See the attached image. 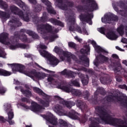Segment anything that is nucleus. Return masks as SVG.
<instances>
[{
  "mask_svg": "<svg viewBox=\"0 0 127 127\" xmlns=\"http://www.w3.org/2000/svg\"><path fill=\"white\" fill-rule=\"evenodd\" d=\"M62 75H64L65 76H69L71 77V78H74L75 77V73L74 72L69 70L67 71V69H64L63 71L61 72Z\"/></svg>",
  "mask_w": 127,
  "mask_h": 127,
  "instance_id": "nucleus-27",
  "label": "nucleus"
},
{
  "mask_svg": "<svg viewBox=\"0 0 127 127\" xmlns=\"http://www.w3.org/2000/svg\"><path fill=\"white\" fill-rule=\"evenodd\" d=\"M97 92L101 93V94H104L105 93V89L103 87H98L96 92H95L94 95L95 97L97 95Z\"/></svg>",
  "mask_w": 127,
  "mask_h": 127,
  "instance_id": "nucleus-42",
  "label": "nucleus"
},
{
  "mask_svg": "<svg viewBox=\"0 0 127 127\" xmlns=\"http://www.w3.org/2000/svg\"><path fill=\"white\" fill-rule=\"evenodd\" d=\"M119 88H120V89H125L127 91V86L125 84L122 85H119Z\"/></svg>",
  "mask_w": 127,
  "mask_h": 127,
  "instance_id": "nucleus-55",
  "label": "nucleus"
},
{
  "mask_svg": "<svg viewBox=\"0 0 127 127\" xmlns=\"http://www.w3.org/2000/svg\"><path fill=\"white\" fill-rule=\"evenodd\" d=\"M114 72L115 73V76L116 77V80L118 82H122L123 81V78L121 77L118 76V75L121 76V75H123L125 77H127V72L125 70L124 68L122 67L121 65V63L118 62L116 64V66L114 68Z\"/></svg>",
  "mask_w": 127,
  "mask_h": 127,
  "instance_id": "nucleus-6",
  "label": "nucleus"
},
{
  "mask_svg": "<svg viewBox=\"0 0 127 127\" xmlns=\"http://www.w3.org/2000/svg\"><path fill=\"white\" fill-rule=\"evenodd\" d=\"M47 17V14L46 12H44L43 14V16L41 17L42 21H45V19Z\"/></svg>",
  "mask_w": 127,
  "mask_h": 127,
  "instance_id": "nucleus-51",
  "label": "nucleus"
},
{
  "mask_svg": "<svg viewBox=\"0 0 127 127\" xmlns=\"http://www.w3.org/2000/svg\"><path fill=\"white\" fill-rule=\"evenodd\" d=\"M7 65L11 67L13 73H15V72H20V73H23V74H25V75L30 77V73L24 71L25 67L22 64H8Z\"/></svg>",
  "mask_w": 127,
  "mask_h": 127,
  "instance_id": "nucleus-7",
  "label": "nucleus"
},
{
  "mask_svg": "<svg viewBox=\"0 0 127 127\" xmlns=\"http://www.w3.org/2000/svg\"><path fill=\"white\" fill-rule=\"evenodd\" d=\"M62 109H63L62 106H61V105H56V106L54 107V111L56 113H58L60 111H62Z\"/></svg>",
  "mask_w": 127,
  "mask_h": 127,
  "instance_id": "nucleus-41",
  "label": "nucleus"
},
{
  "mask_svg": "<svg viewBox=\"0 0 127 127\" xmlns=\"http://www.w3.org/2000/svg\"><path fill=\"white\" fill-rule=\"evenodd\" d=\"M106 37L110 40H116L118 38V36L116 35L115 33L112 31L108 32L106 35Z\"/></svg>",
  "mask_w": 127,
  "mask_h": 127,
  "instance_id": "nucleus-26",
  "label": "nucleus"
},
{
  "mask_svg": "<svg viewBox=\"0 0 127 127\" xmlns=\"http://www.w3.org/2000/svg\"><path fill=\"white\" fill-rule=\"evenodd\" d=\"M20 39L22 40V41H26V40H27V38L26 37V36H25V35L21 36L20 37Z\"/></svg>",
  "mask_w": 127,
  "mask_h": 127,
  "instance_id": "nucleus-54",
  "label": "nucleus"
},
{
  "mask_svg": "<svg viewBox=\"0 0 127 127\" xmlns=\"http://www.w3.org/2000/svg\"><path fill=\"white\" fill-rule=\"evenodd\" d=\"M117 32L121 36L124 35V26H120V27L117 28Z\"/></svg>",
  "mask_w": 127,
  "mask_h": 127,
  "instance_id": "nucleus-39",
  "label": "nucleus"
},
{
  "mask_svg": "<svg viewBox=\"0 0 127 127\" xmlns=\"http://www.w3.org/2000/svg\"><path fill=\"white\" fill-rule=\"evenodd\" d=\"M11 72L6 71L4 69L0 68V76H10Z\"/></svg>",
  "mask_w": 127,
  "mask_h": 127,
  "instance_id": "nucleus-29",
  "label": "nucleus"
},
{
  "mask_svg": "<svg viewBox=\"0 0 127 127\" xmlns=\"http://www.w3.org/2000/svg\"><path fill=\"white\" fill-rule=\"evenodd\" d=\"M76 8L78 11H82V10H83V7L80 5L77 6Z\"/></svg>",
  "mask_w": 127,
  "mask_h": 127,
  "instance_id": "nucleus-59",
  "label": "nucleus"
},
{
  "mask_svg": "<svg viewBox=\"0 0 127 127\" xmlns=\"http://www.w3.org/2000/svg\"><path fill=\"white\" fill-rule=\"evenodd\" d=\"M8 117L9 120H11L13 118V112L10 111L8 113Z\"/></svg>",
  "mask_w": 127,
  "mask_h": 127,
  "instance_id": "nucleus-47",
  "label": "nucleus"
},
{
  "mask_svg": "<svg viewBox=\"0 0 127 127\" xmlns=\"http://www.w3.org/2000/svg\"><path fill=\"white\" fill-rule=\"evenodd\" d=\"M37 31L41 34H48L52 31V26L48 24L38 26Z\"/></svg>",
  "mask_w": 127,
  "mask_h": 127,
  "instance_id": "nucleus-8",
  "label": "nucleus"
},
{
  "mask_svg": "<svg viewBox=\"0 0 127 127\" xmlns=\"http://www.w3.org/2000/svg\"><path fill=\"white\" fill-rule=\"evenodd\" d=\"M0 7L5 9L7 7V4L5 2L2 1V0H0Z\"/></svg>",
  "mask_w": 127,
  "mask_h": 127,
  "instance_id": "nucleus-44",
  "label": "nucleus"
},
{
  "mask_svg": "<svg viewBox=\"0 0 127 127\" xmlns=\"http://www.w3.org/2000/svg\"><path fill=\"white\" fill-rule=\"evenodd\" d=\"M41 103L44 107H49V102H48L47 101H42Z\"/></svg>",
  "mask_w": 127,
  "mask_h": 127,
  "instance_id": "nucleus-52",
  "label": "nucleus"
},
{
  "mask_svg": "<svg viewBox=\"0 0 127 127\" xmlns=\"http://www.w3.org/2000/svg\"><path fill=\"white\" fill-rule=\"evenodd\" d=\"M54 51L60 55V57L62 61L65 59V57H66V58H69V59H72V60L77 62V58L75 55H72L70 52H64L57 46L55 47Z\"/></svg>",
  "mask_w": 127,
  "mask_h": 127,
  "instance_id": "nucleus-2",
  "label": "nucleus"
},
{
  "mask_svg": "<svg viewBox=\"0 0 127 127\" xmlns=\"http://www.w3.org/2000/svg\"><path fill=\"white\" fill-rule=\"evenodd\" d=\"M33 90L39 95H41L42 96H45V93H44L43 91H42V90L39 88L33 87Z\"/></svg>",
  "mask_w": 127,
  "mask_h": 127,
  "instance_id": "nucleus-37",
  "label": "nucleus"
},
{
  "mask_svg": "<svg viewBox=\"0 0 127 127\" xmlns=\"http://www.w3.org/2000/svg\"><path fill=\"white\" fill-rule=\"evenodd\" d=\"M47 81L49 84H53V85H56L59 86L61 89H62V87H64V82L57 81L51 75H49L47 78Z\"/></svg>",
  "mask_w": 127,
  "mask_h": 127,
  "instance_id": "nucleus-15",
  "label": "nucleus"
},
{
  "mask_svg": "<svg viewBox=\"0 0 127 127\" xmlns=\"http://www.w3.org/2000/svg\"><path fill=\"white\" fill-rule=\"evenodd\" d=\"M8 35L5 33L0 34V42L5 45H9L10 43L7 42L8 41Z\"/></svg>",
  "mask_w": 127,
  "mask_h": 127,
  "instance_id": "nucleus-17",
  "label": "nucleus"
},
{
  "mask_svg": "<svg viewBox=\"0 0 127 127\" xmlns=\"http://www.w3.org/2000/svg\"><path fill=\"white\" fill-rule=\"evenodd\" d=\"M70 86H75L76 87H80V80L76 79L74 81H71L69 83Z\"/></svg>",
  "mask_w": 127,
  "mask_h": 127,
  "instance_id": "nucleus-30",
  "label": "nucleus"
},
{
  "mask_svg": "<svg viewBox=\"0 0 127 127\" xmlns=\"http://www.w3.org/2000/svg\"><path fill=\"white\" fill-rule=\"evenodd\" d=\"M39 52L41 56L45 57V58H47L49 64L52 65L53 67L58 65L59 60L56 58L55 57L53 56V55L48 53V52L43 50L39 51Z\"/></svg>",
  "mask_w": 127,
  "mask_h": 127,
  "instance_id": "nucleus-3",
  "label": "nucleus"
},
{
  "mask_svg": "<svg viewBox=\"0 0 127 127\" xmlns=\"http://www.w3.org/2000/svg\"><path fill=\"white\" fill-rule=\"evenodd\" d=\"M68 46L71 47V48H75V47H76V44L72 42H68Z\"/></svg>",
  "mask_w": 127,
  "mask_h": 127,
  "instance_id": "nucleus-48",
  "label": "nucleus"
},
{
  "mask_svg": "<svg viewBox=\"0 0 127 127\" xmlns=\"http://www.w3.org/2000/svg\"><path fill=\"white\" fill-rule=\"evenodd\" d=\"M112 20L117 21L118 20V16H114L113 15L107 14L102 18V21L104 23H111Z\"/></svg>",
  "mask_w": 127,
  "mask_h": 127,
  "instance_id": "nucleus-13",
  "label": "nucleus"
},
{
  "mask_svg": "<svg viewBox=\"0 0 127 127\" xmlns=\"http://www.w3.org/2000/svg\"><path fill=\"white\" fill-rule=\"evenodd\" d=\"M112 57L115 59H119V56H118V55H117L116 54L112 55Z\"/></svg>",
  "mask_w": 127,
  "mask_h": 127,
  "instance_id": "nucleus-64",
  "label": "nucleus"
},
{
  "mask_svg": "<svg viewBox=\"0 0 127 127\" xmlns=\"http://www.w3.org/2000/svg\"><path fill=\"white\" fill-rule=\"evenodd\" d=\"M94 48L95 51H96L97 53H100L101 52H103V53H108V52L105 51V50L99 46H96Z\"/></svg>",
  "mask_w": 127,
  "mask_h": 127,
  "instance_id": "nucleus-35",
  "label": "nucleus"
},
{
  "mask_svg": "<svg viewBox=\"0 0 127 127\" xmlns=\"http://www.w3.org/2000/svg\"><path fill=\"white\" fill-rule=\"evenodd\" d=\"M51 22L55 25H60V26H62V27L64 26V24H63V23L61 22L60 21L57 20L56 19H51Z\"/></svg>",
  "mask_w": 127,
  "mask_h": 127,
  "instance_id": "nucleus-28",
  "label": "nucleus"
},
{
  "mask_svg": "<svg viewBox=\"0 0 127 127\" xmlns=\"http://www.w3.org/2000/svg\"><path fill=\"white\" fill-rule=\"evenodd\" d=\"M97 60H96L94 62V65H96V66H98V61H101V62H107V61L108 60V58L102 55H100L99 57H96Z\"/></svg>",
  "mask_w": 127,
  "mask_h": 127,
  "instance_id": "nucleus-24",
  "label": "nucleus"
},
{
  "mask_svg": "<svg viewBox=\"0 0 127 127\" xmlns=\"http://www.w3.org/2000/svg\"><path fill=\"white\" fill-rule=\"evenodd\" d=\"M26 32L27 34L31 36H32V35H33V34L34 33H33V32L30 30H27Z\"/></svg>",
  "mask_w": 127,
  "mask_h": 127,
  "instance_id": "nucleus-57",
  "label": "nucleus"
},
{
  "mask_svg": "<svg viewBox=\"0 0 127 127\" xmlns=\"http://www.w3.org/2000/svg\"><path fill=\"white\" fill-rule=\"evenodd\" d=\"M43 109H44L43 107L38 105V104L35 102H32L30 107L31 111L33 112H41V110H43Z\"/></svg>",
  "mask_w": 127,
  "mask_h": 127,
  "instance_id": "nucleus-20",
  "label": "nucleus"
},
{
  "mask_svg": "<svg viewBox=\"0 0 127 127\" xmlns=\"http://www.w3.org/2000/svg\"><path fill=\"white\" fill-rule=\"evenodd\" d=\"M84 1L88 2L87 9L89 11H94L98 8V5L94 0H84Z\"/></svg>",
  "mask_w": 127,
  "mask_h": 127,
  "instance_id": "nucleus-16",
  "label": "nucleus"
},
{
  "mask_svg": "<svg viewBox=\"0 0 127 127\" xmlns=\"http://www.w3.org/2000/svg\"><path fill=\"white\" fill-rule=\"evenodd\" d=\"M47 123H50V124L54 126L57 125L59 127H69V125H68L67 123L62 119L59 120L58 123H57V118H55L51 113L49 114Z\"/></svg>",
  "mask_w": 127,
  "mask_h": 127,
  "instance_id": "nucleus-4",
  "label": "nucleus"
},
{
  "mask_svg": "<svg viewBox=\"0 0 127 127\" xmlns=\"http://www.w3.org/2000/svg\"><path fill=\"white\" fill-rule=\"evenodd\" d=\"M121 42H122L123 43L127 44V39L125 38H123L121 40Z\"/></svg>",
  "mask_w": 127,
  "mask_h": 127,
  "instance_id": "nucleus-63",
  "label": "nucleus"
},
{
  "mask_svg": "<svg viewBox=\"0 0 127 127\" xmlns=\"http://www.w3.org/2000/svg\"><path fill=\"white\" fill-rule=\"evenodd\" d=\"M100 82L102 84H109L111 82L110 77L106 74H103L100 77Z\"/></svg>",
  "mask_w": 127,
  "mask_h": 127,
  "instance_id": "nucleus-23",
  "label": "nucleus"
},
{
  "mask_svg": "<svg viewBox=\"0 0 127 127\" xmlns=\"http://www.w3.org/2000/svg\"><path fill=\"white\" fill-rule=\"evenodd\" d=\"M57 114H58L59 116H67L72 120H79V114L74 111H71L67 113L66 112H63L62 110H61L58 112H57Z\"/></svg>",
  "mask_w": 127,
  "mask_h": 127,
  "instance_id": "nucleus-11",
  "label": "nucleus"
},
{
  "mask_svg": "<svg viewBox=\"0 0 127 127\" xmlns=\"http://www.w3.org/2000/svg\"><path fill=\"white\" fill-rule=\"evenodd\" d=\"M41 10V6L39 4L35 5L34 8V11L35 12H40V11Z\"/></svg>",
  "mask_w": 127,
  "mask_h": 127,
  "instance_id": "nucleus-40",
  "label": "nucleus"
},
{
  "mask_svg": "<svg viewBox=\"0 0 127 127\" xmlns=\"http://www.w3.org/2000/svg\"><path fill=\"white\" fill-rule=\"evenodd\" d=\"M55 99L60 101V103L64 105V106H66L68 109H71L73 106H75V103L72 101H66L64 99H62L60 97L58 96H55Z\"/></svg>",
  "mask_w": 127,
  "mask_h": 127,
  "instance_id": "nucleus-14",
  "label": "nucleus"
},
{
  "mask_svg": "<svg viewBox=\"0 0 127 127\" xmlns=\"http://www.w3.org/2000/svg\"><path fill=\"white\" fill-rule=\"evenodd\" d=\"M105 30H106V29L103 27L98 29V31L100 32V33H102V34H105Z\"/></svg>",
  "mask_w": 127,
  "mask_h": 127,
  "instance_id": "nucleus-53",
  "label": "nucleus"
},
{
  "mask_svg": "<svg viewBox=\"0 0 127 127\" xmlns=\"http://www.w3.org/2000/svg\"><path fill=\"white\" fill-rule=\"evenodd\" d=\"M62 90H64V92L66 93H71L73 96H75L76 97H81L83 95V93L80 90L74 89L71 87H69L68 86L62 87Z\"/></svg>",
  "mask_w": 127,
  "mask_h": 127,
  "instance_id": "nucleus-9",
  "label": "nucleus"
},
{
  "mask_svg": "<svg viewBox=\"0 0 127 127\" xmlns=\"http://www.w3.org/2000/svg\"><path fill=\"white\" fill-rule=\"evenodd\" d=\"M32 37H33V38H34L35 39H38V38H39V36H38V35L35 34V33H34V34H33Z\"/></svg>",
  "mask_w": 127,
  "mask_h": 127,
  "instance_id": "nucleus-58",
  "label": "nucleus"
},
{
  "mask_svg": "<svg viewBox=\"0 0 127 127\" xmlns=\"http://www.w3.org/2000/svg\"><path fill=\"white\" fill-rule=\"evenodd\" d=\"M80 53H81V54H86V55H88V54H90V48L88 46H86L84 49H82L80 50Z\"/></svg>",
  "mask_w": 127,
  "mask_h": 127,
  "instance_id": "nucleus-31",
  "label": "nucleus"
},
{
  "mask_svg": "<svg viewBox=\"0 0 127 127\" xmlns=\"http://www.w3.org/2000/svg\"><path fill=\"white\" fill-rule=\"evenodd\" d=\"M83 96L84 98L88 99V97L90 96V93L88 91H85L83 92Z\"/></svg>",
  "mask_w": 127,
  "mask_h": 127,
  "instance_id": "nucleus-49",
  "label": "nucleus"
},
{
  "mask_svg": "<svg viewBox=\"0 0 127 127\" xmlns=\"http://www.w3.org/2000/svg\"><path fill=\"white\" fill-rule=\"evenodd\" d=\"M8 25L11 27H17L18 26H21V23L19 20H17L14 17H13L11 20L8 23Z\"/></svg>",
  "mask_w": 127,
  "mask_h": 127,
  "instance_id": "nucleus-18",
  "label": "nucleus"
},
{
  "mask_svg": "<svg viewBox=\"0 0 127 127\" xmlns=\"http://www.w3.org/2000/svg\"><path fill=\"white\" fill-rule=\"evenodd\" d=\"M93 14L86 13L85 14H81L79 16L80 19L81 21H85V22H88L89 24H92V18L93 17Z\"/></svg>",
  "mask_w": 127,
  "mask_h": 127,
  "instance_id": "nucleus-12",
  "label": "nucleus"
},
{
  "mask_svg": "<svg viewBox=\"0 0 127 127\" xmlns=\"http://www.w3.org/2000/svg\"><path fill=\"white\" fill-rule=\"evenodd\" d=\"M59 3V6L61 9L63 10H68L70 7H72L74 5V3L72 1H68L62 3V0H57L56 4Z\"/></svg>",
  "mask_w": 127,
  "mask_h": 127,
  "instance_id": "nucleus-10",
  "label": "nucleus"
},
{
  "mask_svg": "<svg viewBox=\"0 0 127 127\" xmlns=\"http://www.w3.org/2000/svg\"><path fill=\"white\" fill-rule=\"evenodd\" d=\"M5 56H6V54H5L3 50L0 49V57H2V58H5Z\"/></svg>",
  "mask_w": 127,
  "mask_h": 127,
  "instance_id": "nucleus-46",
  "label": "nucleus"
},
{
  "mask_svg": "<svg viewBox=\"0 0 127 127\" xmlns=\"http://www.w3.org/2000/svg\"><path fill=\"white\" fill-rule=\"evenodd\" d=\"M40 48H41V49H47V46H45L43 44H41L40 45Z\"/></svg>",
  "mask_w": 127,
  "mask_h": 127,
  "instance_id": "nucleus-56",
  "label": "nucleus"
},
{
  "mask_svg": "<svg viewBox=\"0 0 127 127\" xmlns=\"http://www.w3.org/2000/svg\"><path fill=\"white\" fill-rule=\"evenodd\" d=\"M30 3H32L33 4H36L37 3V1L36 0H28Z\"/></svg>",
  "mask_w": 127,
  "mask_h": 127,
  "instance_id": "nucleus-61",
  "label": "nucleus"
},
{
  "mask_svg": "<svg viewBox=\"0 0 127 127\" xmlns=\"http://www.w3.org/2000/svg\"><path fill=\"white\" fill-rule=\"evenodd\" d=\"M4 110L6 112H9L11 109V106L10 104H8L7 103H5L4 105Z\"/></svg>",
  "mask_w": 127,
  "mask_h": 127,
  "instance_id": "nucleus-43",
  "label": "nucleus"
},
{
  "mask_svg": "<svg viewBox=\"0 0 127 127\" xmlns=\"http://www.w3.org/2000/svg\"><path fill=\"white\" fill-rule=\"evenodd\" d=\"M16 90L17 89H18L20 90L21 92L22 93V94L27 95L28 96H31V92L27 90H24L21 87H15Z\"/></svg>",
  "mask_w": 127,
  "mask_h": 127,
  "instance_id": "nucleus-36",
  "label": "nucleus"
},
{
  "mask_svg": "<svg viewBox=\"0 0 127 127\" xmlns=\"http://www.w3.org/2000/svg\"><path fill=\"white\" fill-rule=\"evenodd\" d=\"M67 22L68 25L69 26V30L70 31H77L78 33L84 34L85 35L89 34V32H88L86 28H83L81 29V27L75 23V16H70L67 19Z\"/></svg>",
  "mask_w": 127,
  "mask_h": 127,
  "instance_id": "nucleus-1",
  "label": "nucleus"
},
{
  "mask_svg": "<svg viewBox=\"0 0 127 127\" xmlns=\"http://www.w3.org/2000/svg\"><path fill=\"white\" fill-rule=\"evenodd\" d=\"M77 105L78 106V107H83V105H84V103H83L81 100H77Z\"/></svg>",
  "mask_w": 127,
  "mask_h": 127,
  "instance_id": "nucleus-50",
  "label": "nucleus"
},
{
  "mask_svg": "<svg viewBox=\"0 0 127 127\" xmlns=\"http://www.w3.org/2000/svg\"><path fill=\"white\" fill-rule=\"evenodd\" d=\"M78 77L79 78H81V82L82 83V85L83 86H86V85H88V83L89 82V77L88 75H84V74L79 73H78Z\"/></svg>",
  "mask_w": 127,
  "mask_h": 127,
  "instance_id": "nucleus-21",
  "label": "nucleus"
},
{
  "mask_svg": "<svg viewBox=\"0 0 127 127\" xmlns=\"http://www.w3.org/2000/svg\"><path fill=\"white\" fill-rule=\"evenodd\" d=\"M0 17L5 19V18H8L9 17V15L4 12L0 11Z\"/></svg>",
  "mask_w": 127,
  "mask_h": 127,
  "instance_id": "nucleus-38",
  "label": "nucleus"
},
{
  "mask_svg": "<svg viewBox=\"0 0 127 127\" xmlns=\"http://www.w3.org/2000/svg\"><path fill=\"white\" fill-rule=\"evenodd\" d=\"M58 35H55L54 36H51L50 37H43V38L45 39V40H49L50 42H53V41H54L56 38H58Z\"/></svg>",
  "mask_w": 127,
  "mask_h": 127,
  "instance_id": "nucleus-32",
  "label": "nucleus"
},
{
  "mask_svg": "<svg viewBox=\"0 0 127 127\" xmlns=\"http://www.w3.org/2000/svg\"><path fill=\"white\" fill-rule=\"evenodd\" d=\"M74 39H75V40H76L78 42H81L82 41V39H80L78 36L74 37Z\"/></svg>",
  "mask_w": 127,
  "mask_h": 127,
  "instance_id": "nucleus-62",
  "label": "nucleus"
},
{
  "mask_svg": "<svg viewBox=\"0 0 127 127\" xmlns=\"http://www.w3.org/2000/svg\"><path fill=\"white\" fill-rule=\"evenodd\" d=\"M41 1L43 2V3L46 4V6H47V10L48 12L50 13H52V14H55L56 13V12H55V10L52 8V6H51V3L48 1V0H41Z\"/></svg>",
  "mask_w": 127,
  "mask_h": 127,
  "instance_id": "nucleus-19",
  "label": "nucleus"
},
{
  "mask_svg": "<svg viewBox=\"0 0 127 127\" xmlns=\"http://www.w3.org/2000/svg\"><path fill=\"white\" fill-rule=\"evenodd\" d=\"M32 75H34L37 79L38 80H42V79H45L46 77V74L44 72H36V73H31Z\"/></svg>",
  "mask_w": 127,
  "mask_h": 127,
  "instance_id": "nucleus-25",
  "label": "nucleus"
},
{
  "mask_svg": "<svg viewBox=\"0 0 127 127\" xmlns=\"http://www.w3.org/2000/svg\"><path fill=\"white\" fill-rule=\"evenodd\" d=\"M10 10L14 14H17L22 19H23V20H24L25 21H29V20L32 18L30 14L23 13L15 6L13 5L11 6Z\"/></svg>",
  "mask_w": 127,
  "mask_h": 127,
  "instance_id": "nucleus-5",
  "label": "nucleus"
},
{
  "mask_svg": "<svg viewBox=\"0 0 127 127\" xmlns=\"http://www.w3.org/2000/svg\"><path fill=\"white\" fill-rule=\"evenodd\" d=\"M15 1V2L18 3V5L20 6V7H22V8L23 9V10H28V7H27L26 5H25V4L24 3L22 2H20V3H17L18 0H14Z\"/></svg>",
  "mask_w": 127,
  "mask_h": 127,
  "instance_id": "nucleus-33",
  "label": "nucleus"
},
{
  "mask_svg": "<svg viewBox=\"0 0 127 127\" xmlns=\"http://www.w3.org/2000/svg\"><path fill=\"white\" fill-rule=\"evenodd\" d=\"M81 61L83 62V63L84 64V66H86V67H88L89 66V59L87 58L86 56H83L81 58Z\"/></svg>",
  "mask_w": 127,
  "mask_h": 127,
  "instance_id": "nucleus-34",
  "label": "nucleus"
},
{
  "mask_svg": "<svg viewBox=\"0 0 127 127\" xmlns=\"http://www.w3.org/2000/svg\"><path fill=\"white\" fill-rule=\"evenodd\" d=\"M6 92V90L4 88L0 89V94H4Z\"/></svg>",
  "mask_w": 127,
  "mask_h": 127,
  "instance_id": "nucleus-60",
  "label": "nucleus"
},
{
  "mask_svg": "<svg viewBox=\"0 0 127 127\" xmlns=\"http://www.w3.org/2000/svg\"><path fill=\"white\" fill-rule=\"evenodd\" d=\"M37 66H38V67H39L40 68H41V69H43V70H44V71H46V72H47L48 73H52V74H54V73H55V71H52L51 70H49L48 69H46L41 66H40L39 65H38V64H37Z\"/></svg>",
  "mask_w": 127,
  "mask_h": 127,
  "instance_id": "nucleus-45",
  "label": "nucleus"
},
{
  "mask_svg": "<svg viewBox=\"0 0 127 127\" xmlns=\"http://www.w3.org/2000/svg\"><path fill=\"white\" fill-rule=\"evenodd\" d=\"M9 47L10 49H11L12 50H14L15 49H16V48H22L23 49L29 48L28 46L22 44H17L15 46L11 45Z\"/></svg>",
  "mask_w": 127,
  "mask_h": 127,
  "instance_id": "nucleus-22",
  "label": "nucleus"
}]
</instances>
